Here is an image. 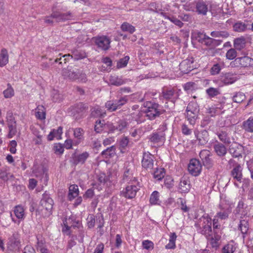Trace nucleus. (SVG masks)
<instances>
[{
    "mask_svg": "<svg viewBox=\"0 0 253 253\" xmlns=\"http://www.w3.org/2000/svg\"><path fill=\"white\" fill-rule=\"evenodd\" d=\"M199 113L196 112H186L185 113L186 118L189 124L192 126L195 124L196 120L199 118Z\"/></svg>",
    "mask_w": 253,
    "mask_h": 253,
    "instance_id": "obj_32",
    "label": "nucleus"
},
{
    "mask_svg": "<svg viewBox=\"0 0 253 253\" xmlns=\"http://www.w3.org/2000/svg\"><path fill=\"white\" fill-rule=\"evenodd\" d=\"M73 17L71 11L63 13L58 10L52 9L51 13L49 15L44 17L43 20L45 23L53 26L54 21L57 23L64 22L72 20Z\"/></svg>",
    "mask_w": 253,
    "mask_h": 253,
    "instance_id": "obj_2",
    "label": "nucleus"
},
{
    "mask_svg": "<svg viewBox=\"0 0 253 253\" xmlns=\"http://www.w3.org/2000/svg\"><path fill=\"white\" fill-rule=\"evenodd\" d=\"M33 171L36 173L37 172H39L40 174H43L44 176V181L45 182H47L48 180V175L47 173V169L46 168L43 166L38 167V168H36L34 169Z\"/></svg>",
    "mask_w": 253,
    "mask_h": 253,
    "instance_id": "obj_36",
    "label": "nucleus"
},
{
    "mask_svg": "<svg viewBox=\"0 0 253 253\" xmlns=\"http://www.w3.org/2000/svg\"><path fill=\"white\" fill-rule=\"evenodd\" d=\"M104 125V121L98 120L96 121V124L94 126V130L97 132L99 133L102 130V128L103 125Z\"/></svg>",
    "mask_w": 253,
    "mask_h": 253,
    "instance_id": "obj_53",
    "label": "nucleus"
},
{
    "mask_svg": "<svg viewBox=\"0 0 253 253\" xmlns=\"http://www.w3.org/2000/svg\"><path fill=\"white\" fill-rule=\"evenodd\" d=\"M186 112L199 113L200 112L199 106L196 102L191 101L187 106Z\"/></svg>",
    "mask_w": 253,
    "mask_h": 253,
    "instance_id": "obj_38",
    "label": "nucleus"
},
{
    "mask_svg": "<svg viewBox=\"0 0 253 253\" xmlns=\"http://www.w3.org/2000/svg\"><path fill=\"white\" fill-rule=\"evenodd\" d=\"M7 121L9 128V133L7 135V137L11 138L17 132L16 122L12 114H10L9 115L7 116Z\"/></svg>",
    "mask_w": 253,
    "mask_h": 253,
    "instance_id": "obj_12",
    "label": "nucleus"
},
{
    "mask_svg": "<svg viewBox=\"0 0 253 253\" xmlns=\"http://www.w3.org/2000/svg\"><path fill=\"white\" fill-rule=\"evenodd\" d=\"M202 168V166L199 160L196 159H192L190 161L188 166V170L193 176H197L200 174Z\"/></svg>",
    "mask_w": 253,
    "mask_h": 253,
    "instance_id": "obj_7",
    "label": "nucleus"
},
{
    "mask_svg": "<svg viewBox=\"0 0 253 253\" xmlns=\"http://www.w3.org/2000/svg\"><path fill=\"white\" fill-rule=\"evenodd\" d=\"M245 205L244 202L242 200H240L238 204L237 207L235 209V213L236 214H241L242 215H243L244 217L246 215V213L244 211V209H245Z\"/></svg>",
    "mask_w": 253,
    "mask_h": 253,
    "instance_id": "obj_44",
    "label": "nucleus"
},
{
    "mask_svg": "<svg viewBox=\"0 0 253 253\" xmlns=\"http://www.w3.org/2000/svg\"><path fill=\"white\" fill-rule=\"evenodd\" d=\"M250 24H245L241 21H238L233 25V31L237 32H243L248 30Z\"/></svg>",
    "mask_w": 253,
    "mask_h": 253,
    "instance_id": "obj_27",
    "label": "nucleus"
},
{
    "mask_svg": "<svg viewBox=\"0 0 253 253\" xmlns=\"http://www.w3.org/2000/svg\"><path fill=\"white\" fill-rule=\"evenodd\" d=\"M141 163L143 168L146 170L152 169L154 165L153 156L149 153L144 152Z\"/></svg>",
    "mask_w": 253,
    "mask_h": 253,
    "instance_id": "obj_18",
    "label": "nucleus"
},
{
    "mask_svg": "<svg viewBox=\"0 0 253 253\" xmlns=\"http://www.w3.org/2000/svg\"><path fill=\"white\" fill-rule=\"evenodd\" d=\"M193 63L194 59L192 57L184 60L179 64V70L183 74H188L194 69L192 65Z\"/></svg>",
    "mask_w": 253,
    "mask_h": 253,
    "instance_id": "obj_14",
    "label": "nucleus"
},
{
    "mask_svg": "<svg viewBox=\"0 0 253 253\" xmlns=\"http://www.w3.org/2000/svg\"><path fill=\"white\" fill-rule=\"evenodd\" d=\"M139 189L135 185H129L122 192L121 195L126 198L131 199L135 197Z\"/></svg>",
    "mask_w": 253,
    "mask_h": 253,
    "instance_id": "obj_13",
    "label": "nucleus"
},
{
    "mask_svg": "<svg viewBox=\"0 0 253 253\" xmlns=\"http://www.w3.org/2000/svg\"><path fill=\"white\" fill-rule=\"evenodd\" d=\"M9 175H10V173L7 172L6 169L0 170V178L3 181H6L9 179Z\"/></svg>",
    "mask_w": 253,
    "mask_h": 253,
    "instance_id": "obj_59",
    "label": "nucleus"
},
{
    "mask_svg": "<svg viewBox=\"0 0 253 253\" xmlns=\"http://www.w3.org/2000/svg\"><path fill=\"white\" fill-rule=\"evenodd\" d=\"M92 41L97 47L103 50H107L110 47V39L107 36H98L93 37Z\"/></svg>",
    "mask_w": 253,
    "mask_h": 253,
    "instance_id": "obj_6",
    "label": "nucleus"
},
{
    "mask_svg": "<svg viewBox=\"0 0 253 253\" xmlns=\"http://www.w3.org/2000/svg\"><path fill=\"white\" fill-rule=\"evenodd\" d=\"M165 173L164 168H156L153 172L154 178L158 180H161L164 177Z\"/></svg>",
    "mask_w": 253,
    "mask_h": 253,
    "instance_id": "obj_37",
    "label": "nucleus"
},
{
    "mask_svg": "<svg viewBox=\"0 0 253 253\" xmlns=\"http://www.w3.org/2000/svg\"><path fill=\"white\" fill-rule=\"evenodd\" d=\"M216 134L217 135L219 139L225 145H229L231 143L230 138L229 137L227 132L224 130H219L217 131Z\"/></svg>",
    "mask_w": 253,
    "mask_h": 253,
    "instance_id": "obj_25",
    "label": "nucleus"
},
{
    "mask_svg": "<svg viewBox=\"0 0 253 253\" xmlns=\"http://www.w3.org/2000/svg\"><path fill=\"white\" fill-rule=\"evenodd\" d=\"M243 128L248 132H253V119L249 118L243 123Z\"/></svg>",
    "mask_w": 253,
    "mask_h": 253,
    "instance_id": "obj_34",
    "label": "nucleus"
},
{
    "mask_svg": "<svg viewBox=\"0 0 253 253\" xmlns=\"http://www.w3.org/2000/svg\"><path fill=\"white\" fill-rule=\"evenodd\" d=\"M121 28L122 31L128 32L130 34H132L135 30V27L133 26L127 22L123 23Z\"/></svg>",
    "mask_w": 253,
    "mask_h": 253,
    "instance_id": "obj_45",
    "label": "nucleus"
},
{
    "mask_svg": "<svg viewBox=\"0 0 253 253\" xmlns=\"http://www.w3.org/2000/svg\"><path fill=\"white\" fill-rule=\"evenodd\" d=\"M246 42L244 38H236L234 41V46L236 49L241 50L245 46Z\"/></svg>",
    "mask_w": 253,
    "mask_h": 253,
    "instance_id": "obj_35",
    "label": "nucleus"
},
{
    "mask_svg": "<svg viewBox=\"0 0 253 253\" xmlns=\"http://www.w3.org/2000/svg\"><path fill=\"white\" fill-rule=\"evenodd\" d=\"M86 56L84 51L76 50L73 52L71 58H74L75 60H79L84 58Z\"/></svg>",
    "mask_w": 253,
    "mask_h": 253,
    "instance_id": "obj_43",
    "label": "nucleus"
},
{
    "mask_svg": "<svg viewBox=\"0 0 253 253\" xmlns=\"http://www.w3.org/2000/svg\"><path fill=\"white\" fill-rule=\"evenodd\" d=\"M8 58L7 49L3 48L0 53V67H2L8 63Z\"/></svg>",
    "mask_w": 253,
    "mask_h": 253,
    "instance_id": "obj_30",
    "label": "nucleus"
},
{
    "mask_svg": "<svg viewBox=\"0 0 253 253\" xmlns=\"http://www.w3.org/2000/svg\"><path fill=\"white\" fill-rule=\"evenodd\" d=\"M245 99V95L241 92H236L232 97L233 101L237 103H242Z\"/></svg>",
    "mask_w": 253,
    "mask_h": 253,
    "instance_id": "obj_42",
    "label": "nucleus"
},
{
    "mask_svg": "<svg viewBox=\"0 0 253 253\" xmlns=\"http://www.w3.org/2000/svg\"><path fill=\"white\" fill-rule=\"evenodd\" d=\"M207 36L204 32L195 31L192 33L191 39L192 40H196L199 43L203 44Z\"/></svg>",
    "mask_w": 253,
    "mask_h": 253,
    "instance_id": "obj_24",
    "label": "nucleus"
},
{
    "mask_svg": "<svg viewBox=\"0 0 253 253\" xmlns=\"http://www.w3.org/2000/svg\"><path fill=\"white\" fill-rule=\"evenodd\" d=\"M191 189L190 181L186 177H182L180 180L178 190L181 193H187Z\"/></svg>",
    "mask_w": 253,
    "mask_h": 253,
    "instance_id": "obj_19",
    "label": "nucleus"
},
{
    "mask_svg": "<svg viewBox=\"0 0 253 253\" xmlns=\"http://www.w3.org/2000/svg\"><path fill=\"white\" fill-rule=\"evenodd\" d=\"M159 193L158 191H154L151 195L150 198V202L151 204H157L159 201Z\"/></svg>",
    "mask_w": 253,
    "mask_h": 253,
    "instance_id": "obj_52",
    "label": "nucleus"
},
{
    "mask_svg": "<svg viewBox=\"0 0 253 253\" xmlns=\"http://www.w3.org/2000/svg\"><path fill=\"white\" fill-rule=\"evenodd\" d=\"M62 129L63 127L62 126H59L58 127L57 129H53L52 130V131L53 133L54 134V135H55V137L58 139H61V134H62Z\"/></svg>",
    "mask_w": 253,
    "mask_h": 253,
    "instance_id": "obj_62",
    "label": "nucleus"
},
{
    "mask_svg": "<svg viewBox=\"0 0 253 253\" xmlns=\"http://www.w3.org/2000/svg\"><path fill=\"white\" fill-rule=\"evenodd\" d=\"M41 204L45 208V210L48 211L49 215L52 214V210L54 204L53 200L46 192L42 195V198L41 201Z\"/></svg>",
    "mask_w": 253,
    "mask_h": 253,
    "instance_id": "obj_10",
    "label": "nucleus"
},
{
    "mask_svg": "<svg viewBox=\"0 0 253 253\" xmlns=\"http://www.w3.org/2000/svg\"><path fill=\"white\" fill-rule=\"evenodd\" d=\"M212 37L227 38L229 36V33L226 31H214L211 33Z\"/></svg>",
    "mask_w": 253,
    "mask_h": 253,
    "instance_id": "obj_41",
    "label": "nucleus"
},
{
    "mask_svg": "<svg viewBox=\"0 0 253 253\" xmlns=\"http://www.w3.org/2000/svg\"><path fill=\"white\" fill-rule=\"evenodd\" d=\"M116 126V129H117V130L118 131H121L126 126V123L124 121L120 120L118 122Z\"/></svg>",
    "mask_w": 253,
    "mask_h": 253,
    "instance_id": "obj_63",
    "label": "nucleus"
},
{
    "mask_svg": "<svg viewBox=\"0 0 253 253\" xmlns=\"http://www.w3.org/2000/svg\"><path fill=\"white\" fill-rule=\"evenodd\" d=\"M54 153L56 154L62 155L64 152V148L60 143L56 144L53 147Z\"/></svg>",
    "mask_w": 253,
    "mask_h": 253,
    "instance_id": "obj_58",
    "label": "nucleus"
},
{
    "mask_svg": "<svg viewBox=\"0 0 253 253\" xmlns=\"http://www.w3.org/2000/svg\"><path fill=\"white\" fill-rule=\"evenodd\" d=\"M116 147L113 145L104 150L101 153V156L106 159L111 158L116 155Z\"/></svg>",
    "mask_w": 253,
    "mask_h": 253,
    "instance_id": "obj_26",
    "label": "nucleus"
},
{
    "mask_svg": "<svg viewBox=\"0 0 253 253\" xmlns=\"http://www.w3.org/2000/svg\"><path fill=\"white\" fill-rule=\"evenodd\" d=\"M7 89L3 91V93L5 98H9L14 96V91L10 84H7Z\"/></svg>",
    "mask_w": 253,
    "mask_h": 253,
    "instance_id": "obj_47",
    "label": "nucleus"
},
{
    "mask_svg": "<svg viewBox=\"0 0 253 253\" xmlns=\"http://www.w3.org/2000/svg\"><path fill=\"white\" fill-rule=\"evenodd\" d=\"M196 12L199 15H206L209 10L208 5L203 0H197L195 1Z\"/></svg>",
    "mask_w": 253,
    "mask_h": 253,
    "instance_id": "obj_17",
    "label": "nucleus"
},
{
    "mask_svg": "<svg viewBox=\"0 0 253 253\" xmlns=\"http://www.w3.org/2000/svg\"><path fill=\"white\" fill-rule=\"evenodd\" d=\"M235 247L233 244H228L225 245L222 249V253H233L235 251Z\"/></svg>",
    "mask_w": 253,
    "mask_h": 253,
    "instance_id": "obj_51",
    "label": "nucleus"
},
{
    "mask_svg": "<svg viewBox=\"0 0 253 253\" xmlns=\"http://www.w3.org/2000/svg\"><path fill=\"white\" fill-rule=\"evenodd\" d=\"M147 108L144 111L148 119L153 120L159 117L165 112L158 103L147 102L145 106Z\"/></svg>",
    "mask_w": 253,
    "mask_h": 253,
    "instance_id": "obj_4",
    "label": "nucleus"
},
{
    "mask_svg": "<svg viewBox=\"0 0 253 253\" xmlns=\"http://www.w3.org/2000/svg\"><path fill=\"white\" fill-rule=\"evenodd\" d=\"M210 244L211 247L213 248H217L219 246L218 241L220 238V236L218 235V232L217 231H214V237L210 236Z\"/></svg>",
    "mask_w": 253,
    "mask_h": 253,
    "instance_id": "obj_39",
    "label": "nucleus"
},
{
    "mask_svg": "<svg viewBox=\"0 0 253 253\" xmlns=\"http://www.w3.org/2000/svg\"><path fill=\"white\" fill-rule=\"evenodd\" d=\"M206 92L210 98L214 97L220 94L219 89L217 88L211 87L206 90Z\"/></svg>",
    "mask_w": 253,
    "mask_h": 253,
    "instance_id": "obj_48",
    "label": "nucleus"
},
{
    "mask_svg": "<svg viewBox=\"0 0 253 253\" xmlns=\"http://www.w3.org/2000/svg\"><path fill=\"white\" fill-rule=\"evenodd\" d=\"M88 109V106L87 104L79 102L72 107L71 113L75 119L79 120L83 117L84 114Z\"/></svg>",
    "mask_w": 253,
    "mask_h": 253,
    "instance_id": "obj_5",
    "label": "nucleus"
},
{
    "mask_svg": "<svg viewBox=\"0 0 253 253\" xmlns=\"http://www.w3.org/2000/svg\"><path fill=\"white\" fill-rule=\"evenodd\" d=\"M211 219L208 214H205L199 219L198 222L195 223V226L201 230L200 232L207 237L212 235Z\"/></svg>",
    "mask_w": 253,
    "mask_h": 253,
    "instance_id": "obj_3",
    "label": "nucleus"
},
{
    "mask_svg": "<svg viewBox=\"0 0 253 253\" xmlns=\"http://www.w3.org/2000/svg\"><path fill=\"white\" fill-rule=\"evenodd\" d=\"M129 59V57L128 56H126L124 58L120 59L117 63V68L126 67L127 64Z\"/></svg>",
    "mask_w": 253,
    "mask_h": 253,
    "instance_id": "obj_50",
    "label": "nucleus"
},
{
    "mask_svg": "<svg viewBox=\"0 0 253 253\" xmlns=\"http://www.w3.org/2000/svg\"><path fill=\"white\" fill-rule=\"evenodd\" d=\"M132 175L130 172L129 169H126L124 172L123 180L124 182H128L131 180Z\"/></svg>",
    "mask_w": 253,
    "mask_h": 253,
    "instance_id": "obj_56",
    "label": "nucleus"
},
{
    "mask_svg": "<svg viewBox=\"0 0 253 253\" xmlns=\"http://www.w3.org/2000/svg\"><path fill=\"white\" fill-rule=\"evenodd\" d=\"M243 217H241V219L240 221V224H239L238 228L241 231L242 234L244 235L247 234L249 228V219H247L246 217L245 219H243Z\"/></svg>",
    "mask_w": 253,
    "mask_h": 253,
    "instance_id": "obj_28",
    "label": "nucleus"
},
{
    "mask_svg": "<svg viewBox=\"0 0 253 253\" xmlns=\"http://www.w3.org/2000/svg\"><path fill=\"white\" fill-rule=\"evenodd\" d=\"M37 250H40L41 248H45L44 244L45 241L42 239L41 236H37Z\"/></svg>",
    "mask_w": 253,
    "mask_h": 253,
    "instance_id": "obj_57",
    "label": "nucleus"
},
{
    "mask_svg": "<svg viewBox=\"0 0 253 253\" xmlns=\"http://www.w3.org/2000/svg\"><path fill=\"white\" fill-rule=\"evenodd\" d=\"M109 83L111 85L120 86L126 83V81L118 76H111L109 78Z\"/></svg>",
    "mask_w": 253,
    "mask_h": 253,
    "instance_id": "obj_33",
    "label": "nucleus"
},
{
    "mask_svg": "<svg viewBox=\"0 0 253 253\" xmlns=\"http://www.w3.org/2000/svg\"><path fill=\"white\" fill-rule=\"evenodd\" d=\"M62 74L64 79L71 81L85 82L86 81L85 74L74 65H68L67 68H64Z\"/></svg>",
    "mask_w": 253,
    "mask_h": 253,
    "instance_id": "obj_1",
    "label": "nucleus"
},
{
    "mask_svg": "<svg viewBox=\"0 0 253 253\" xmlns=\"http://www.w3.org/2000/svg\"><path fill=\"white\" fill-rule=\"evenodd\" d=\"M235 61L243 67L253 66V59L248 56H243L235 59Z\"/></svg>",
    "mask_w": 253,
    "mask_h": 253,
    "instance_id": "obj_21",
    "label": "nucleus"
},
{
    "mask_svg": "<svg viewBox=\"0 0 253 253\" xmlns=\"http://www.w3.org/2000/svg\"><path fill=\"white\" fill-rule=\"evenodd\" d=\"M113 100L108 101L105 104V107L110 112H113L116 110V106L114 105Z\"/></svg>",
    "mask_w": 253,
    "mask_h": 253,
    "instance_id": "obj_60",
    "label": "nucleus"
},
{
    "mask_svg": "<svg viewBox=\"0 0 253 253\" xmlns=\"http://www.w3.org/2000/svg\"><path fill=\"white\" fill-rule=\"evenodd\" d=\"M194 134L199 144L204 145L209 140V135L208 131L203 129L201 131L195 130Z\"/></svg>",
    "mask_w": 253,
    "mask_h": 253,
    "instance_id": "obj_15",
    "label": "nucleus"
},
{
    "mask_svg": "<svg viewBox=\"0 0 253 253\" xmlns=\"http://www.w3.org/2000/svg\"><path fill=\"white\" fill-rule=\"evenodd\" d=\"M15 216L18 219H22L24 217V211L23 208L21 206H16L14 211Z\"/></svg>",
    "mask_w": 253,
    "mask_h": 253,
    "instance_id": "obj_49",
    "label": "nucleus"
},
{
    "mask_svg": "<svg viewBox=\"0 0 253 253\" xmlns=\"http://www.w3.org/2000/svg\"><path fill=\"white\" fill-rule=\"evenodd\" d=\"M7 249L10 251L19 250L20 247V242L18 238L12 237L9 239L7 243Z\"/></svg>",
    "mask_w": 253,
    "mask_h": 253,
    "instance_id": "obj_23",
    "label": "nucleus"
},
{
    "mask_svg": "<svg viewBox=\"0 0 253 253\" xmlns=\"http://www.w3.org/2000/svg\"><path fill=\"white\" fill-rule=\"evenodd\" d=\"M165 138V133L163 132H153L150 135L149 140L153 143L160 142Z\"/></svg>",
    "mask_w": 253,
    "mask_h": 253,
    "instance_id": "obj_31",
    "label": "nucleus"
},
{
    "mask_svg": "<svg viewBox=\"0 0 253 253\" xmlns=\"http://www.w3.org/2000/svg\"><path fill=\"white\" fill-rule=\"evenodd\" d=\"M79 188L77 185L73 184L70 185L69 188L68 200L71 201L79 195Z\"/></svg>",
    "mask_w": 253,
    "mask_h": 253,
    "instance_id": "obj_29",
    "label": "nucleus"
},
{
    "mask_svg": "<svg viewBox=\"0 0 253 253\" xmlns=\"http://www.w3.org/2000/svg\"><path fill=\"white\" fill-rule=\"evenodd\" d=\"M174 90L173 89H163L162 92V96L166 100H169L174 95Z\"/></svg>",
    "mask_w": 253,
    "mask_h": 253,
    "instance_id": "obj_46",
    "label": "nucleus"
},
{
    "mask_svg": "<svg viewBox=\"0 0 253 253\" xmlns=\"http://www.w3.org/2000/svg\"><path fill=\"white\" fill-rule=\"evenodd\" d=\"M89 156V154L87 152H84L80 154H77L75 153L72 154L70 161L74 166H77L79 164L83 165L85 163Z\"/></svg>",
    "mask_w": 253,
    "mask_h": 253,
    "instance_id": "obj_11",
    "label": "nucleus"
},
{
    "mask_svg": "<svg viewBox=\"0 0 253 253\" xmlns=\"http://www.w3.org/2000/svg\"><path fill=\"white\" fill-rule=\"evenodd\" d=\"M177 236L175 233H170L169 236V243L166 246V248L168 249H173L175 248V240Z\"/></svg>",
    "mask_w": 253,
    "mask_h": 253,
    "instance_id": "obj_40",
    "label": "nucleus"
},
{
    "mask_svg": "<svg viewBox=\"0 0 253 253\" xmlns=\"http://www.w3.org/2000/svg\"><path fill=\"white\" fill-rule=\"evenodd\" d=\"M221 70L220 65L218 64H214L211 68V74L212 75L217 74L219 73Z\"/></svg>",
    "mask_w": 253,
    "mask_h": 253,
    "instance_id": "obj_64",
    "label": "nucleus"
},
{
    "mask_svg": "<svg viewBox=\"0 0 253 253\" xmlns=\"http://www.w3.org/2000/svg\"><path fill=\"white\" fill-rule=\"evenodd\" d=\"M242 168L239 164H237L231 171V175L234 179H236L240 183L242 182Z\"/></svg>",
    "mask_w": 253,
    "mask_h": 253,
    "instance_id": "obj_20",
    "label": "nucleus"
},
{
    "mask_svg": "<svg viewBox=\"0 0 253 253\" xmlns=\"http://www.w3.org/2000/svg\"><path fill=\"white\" fill-rule=\"evenodd\" d=\"M142 246L144 249L150 250L153 249L154 244L152 241L145 240L142 242Z\"/></svg>",
    "mask_w": 253,
    "mask_h": 253,
    "instance_id": "obj_61",
    "label": "nucleus"
},
{
    "mask_svg": "<svg viewBox=\"0 0 253 253\" xmlns=\"http://www.w3.org/2000/svg\"><path fill=\"white\" fill-rule=\"evenodd\" d=\"M213 148L215 152L219 157H223L227 153V148L225 145L217 141H215Z\"/></svg>",
    "mask_w": 253,
    "mask_h": 253,
    "instance_id": "obj_22",
    "label": "nucleus"
},
{
    "mask_svg": "<svg viewBox=\"0 0 253 253\" xmlns=\"http://www.w3.org/2000/svg\"><path fill=\"white\" fill-rule=\"evenodd\" d=\"M199 156L201 159L203 166L207 169H211L213 166V161L211 158V152L207 150H202Z\"/></svg>",
    "mask_w": 253,
    "mask_h": 253,
    "instance_id": "obj_8",
    "label": "nucleus"
},
{
    "mask_svg": "<svg viewBox=\"0 0 253 253\" xmlns=\"http://www.w3.org/2000/svg\"><path fill=\"white\" fill-rule=\"evenodd\" d=\"M237 56V52L234 48H231L228 50L226 54V57L228 59L232 60Z\"/></svg>",
    "mask_w": 253,
    "mask_h": 253,
    "instance_id": "obj_55",
    "label": "nucleus"
},
{
    "mask_svg": "<svg viewBox=\"0 0 253 253\" xmlns=\"http://www.w3.org/2000/svg\"><path fill=\"white\" fill-rule=\"evenodd\" d=\"M245 147L237 142L232 143L229 147V152L234 158L242 157Z\"/></svg>",
    "mask_w": 253,
    "mask_h": 253,
    "instance_id": "obj_9",
    "label": "nucleus"
},
{
    "mask_svg": "<svg viewBox=\"0 0 253 253\" xmlns=\"http://www.w3.org/2000/svg\"><path fill=\"white\" fill-rule=\"evenodd\" d=\"M238 79L236 74L232 72L226 73L220 77V82L225 85L233 84Z\"/></svg>",
    "mask_w": 253,
    "mask_h": 253,
    "instance_id": "obj_16",
    "label": "nucleus"
},
{
    "mask_svg": "<svg viewBox=\"0 0 253 253\" xmlns=\"http://www.w3.org/2000/svg\"><path fill=\"white\" fill-rule=\"evenodd\" d=\"M149 10L156 13H159V11L162 10V9L159 8V4L155 2H151L149 4Z\"/></svg>",
    "mask_w": 253,
    "mask_h": 253,
    "instance_id": "obj_54",
    "label": "nucleus"
}]
</instances>
